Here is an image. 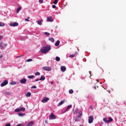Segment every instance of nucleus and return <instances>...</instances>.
<instances>
[{
    "label": "nucleus",
    "mask_w": 126,
    "mask_h": 126,
    "mask_svg": "<svg viewBox=\"0 0 126 126\" xmlns=\"http://www.w3.org/2000/svg\"><path fill=\"white\" fill-rule=\"evenodd\" d=\"M55 60L57 62H60V61H61V58L59 57H56Z\"/></svg>",
    "instance_id": "nucleus-23"
},
{
    "label": "nucleus",
    "mask_w": 126,
    "mask_h": 126,
    "mask_svg": "<svg viewBox=\"0 0 126 126\" xmlns=\"http://www.w3.org/2000/svg\"><path fill=\"white\" fill-rule=\"evenodd\" d=\"M79 115L78 116H80V118H81V116H82V112L81 111H79L78 112Z\"/></svg>",
    "instance_id": "nucleus-21"
},
{
    "label": "nucleus",
    "mask_w": 126,
    "mask_h": 126,
    "mask_svg": "<svg viewBox=\"0 0 126 126\" xmlns=\"http://www.w3.org/2000/svg\"><path fill=\"white\" fill-rule=\"evenodd\" d=\"M35 81H39V79H36Z\"/></svg>",
    "instance_id": "nucleus-45"
},
{
    "label": "nucleus",
    "mask_w": 126,
    "mask_h": 126,
    "mask_svg": "<svg viewBox=\"0 0 126 126\" xmlns=\"http://www.w3.org/2000/svg\"><path fill=\"white\" fill-rule=\"evenodd\" d=\"M60 43L61 42L59 40H57V42L55 43L56 47H59V46H60Z\"/></svg>",
    "instance_id": "nucleus-17"
},
{
    "label": "nucleus",
    "mask_w": 126,
    "mask_h": 126,
    "mask_svg": "<svg viewBox=\"0 0 126 126\" xmlns=\"http://www.w3.org/2000/svg\"><path fill=\"white\" fill-rule=\"evenodd\" d=\"M78 113V109H77L76 111L74 112V114H77Z\"/></svg>",
    "instance_id": "nucleus-40"
},
{
    "label": "nucleus",
    "mask_w": 126,
    "mask_h": 126,
    "mask_svg": "<svg viewBox=\"0 0 126 126\" xmlns=\"http://www.w3.org/2000/svg\"><path fill=\"white\" fill-rule=\"evenodd\" d=\"M23 55H21V57H23Z\"/></svg>",
    "instance_id": "nucleus-51"
},
{
    "label": "nucleus",
    "mask_w": 126,
    "mask_h": 126,
    "mask_svg": "<svg viewBox=\"0 0 126 126\" xmlns=\"http://www.w3.org/2000/svg\"><path fill=\"white\" fill-rule=\"evenodd\" d=\"M44 1V0H39V2H40V3H43Z\"/></svg>",
    "instance_id": "nucleus-38"
},
{
    "label": "nucleus",
    "mask_w": 126,
    "mask_h": 126,
    "mask_svg": "<svg viewBox=\"0 0 126 126\" xmlns=\"http://www.w3.org/2000/svg\"><path fill=\"white\" fill-rule=\"evenodd\" d=\"M32 61H33V60L30 59H28V60H27V62H32Z\"/></svg>",
    "instance_id": "nucleus-39"
},
{
    "label": "nucleus",
    "mask_w": 126,
    "mask_h": 126,
    "mask_svg": "<svg viewBox=\"0 0 126 126\" xmlns=\"http://www.w3.org/2000/svg\"><path fill=\"white\" fill-rule=\"evenodd\" d=\"M103 125V123H100V126H102Z\"/></svg>",
    "instance_id": "nucleus-49"
},
{
    "label": "nucleus",
    "mask_w": 126,
    "mask_h": 126,
    "mask_svg": "<svg viewBox=\"0 0 126 126\" xmlns=\"http://www.w3.org/2000/svg\"><path fill=\"white\" fill-rule=\"evenodd\" d=\"M51 84H54V82H51Z\"/></svg>",
    "instance_id": "nucleus-46"
},
{
    "label": "nucleus",
    "mask_w": 126,
    "mask_h": 126,
    "mask_svg": "<svg viewBox=\"0 0 126 126\" xmlns=\"http://www.w3.org/2000/svg\"><path fill=\"white\" fill-rule=\"evenodd\" d=\"M6 95H10V92H8L6 93Z\"/></svg>",
    "instance_id": "nucleus-43"
},
{
    "label": "nucleus",
    "mask_w": 126,
    "mask_h": 126,
    "mask_svg": "<svg viewBox=\"0 0 126 126\" xmlns=\"http://www.w3.org/2000/svg\"><path fill=\"white\" fill-rule=\"evenodd\" d=\"M45 79H46V78H45L44 76H42L40 77L39 80H43V81H44V80H45Z\"/></svg>",
    "instance_id": "nucleus-27"
},
{
    "label": "nucleus",
    "mask_w": 126,
    "mask_h": 126,
    "mask_svg": "<svg viewBox=\"0 0 126 126\" xmlns=\"http://www.w3.org/2000/svg\"><path fill=\"white\" fill-rule=\"evenodd\" d=\"M90 108H92V110H93V107L92 106H91Z\"/></svg>",
    "instance_id": "nucleus-47"
},
{
    "label": "nucleus",
    "mask_w": 126,
    "mask_h": 126,
    "mask_svg": "<svg viewBox=\"0 0 126 126\" xmlns=\"http://www.w3.org/2000/svg\"><path fill=\"white\" fill-rule=\"evenodd\" d=\"M69 94H72L73 93V90L72 89H70L69 91Z\"/></svg>",
    "instance_id": "nucleus-29"
},
{
    "label": "nucleus",
    "mask_w": 126,
    "mask_h": 126,
    "mask_svg": "<svg viewBox=\"0 0 126 126\" xmlns=\"http://www.w3.org/2000/svg\"><path fill=\"white\" fill-rule=\"evenodd\" d=\"M71 107H72V105H68L67 107L66 110H65V112H66V111H67V110H68V109H69V108H71Z\"/></svg>",
    "instance_id": "nucleus-24"
},
{
    "label": "nucleus",
    "mask_w": 126,
    "mask_h": 126,
    "mask_svg": "<svg viewBox=\"0 0 126 126\" xmlns=\"http://www.w3.org/2000/svg\"><path fill=\"white\" fill-rule=\"evenodd\" d=\"M49 41H50L51 42H55V39H54V38L51 37V38H49L48 39Z\"/></svg>",
    "instance_id": "nucleus-19"
},
{
    "label": "nucleus",
    "mask_w": 126,
    "mask_h": 126,
    "mask_svg": "<svg viewBox=\"0 0 126 126\" xmlns=\"http://www.w3.org/2000/svg\"><path fill=\"white\" fill-rule=\"evenodd\" d=\"M47 22H53V18L52 17L47 18Z\"/></svg>",
    "instance_id": "nucleus-14"
},
{
    "label": "nucleus",
    "mask_w": 126,
    "mask_h": 126,
    "mask_svg": "<svg viewBox=\"0 0 126 126\" xmlns=\"http://www.w3.org/2000/svg\"><path fill=\"white\" fill-rule=\"evenodd\" d=\"M21 111L25 112V108L21 107L20 108H17L14 110V112H21Z\"/></svg>",
    "instance_id": "nucleus-2"
},
{
    "label": "nucleus",
    "mask_w": 126,
    "mask_h": 126,
    "mask_svg": "<svg viewBox=\"0 0 126 126\" xmlns=\"http://www.w3.org/2000/svg\"><path fill=\"white\" fill-rule=\"evenodd\" d=\"M41 21H42V20H40L39 21H37L36 22L37 23V24H38V25H41Z\"/></svg>",
    "instance_id": "nucleus-25"
},
{
    "label": "nucleus",
    "mask_w": 126,
    "mask_h": 126,
    "mask_svg": "<svg viewBox=\"0 0 126 126\" xmlns=\"http://www.w3.org/2000/svg\"><path fill=\"white\" fill-rule=\"evenodd\" d=\"M89 73H90V74H91V71H89Z\"/></svg>",
    "instance_id": "nucleus-50"
},
{
    "label": "nucleus",
    "mask_w": 126,
    "mask_h": 126,
    "mask_svg": "<svg viewBox=\"0 0 126 126\" xmlns=\"http://www.w3.org/2000/svg\"><path fill=\"white\" fill-rule=\"evenodd\" d=\"M25 115V114H22V113H19L18 115L20 117H23V116H24Z\"/></svg>",
    "instance_id": "nucleus-28"
},
{
    "label": "nucleus",
    "mask_w": 126,
    "mask_h": 126,
    "mask_svg": "<svg viewBox=\"0 0 126 126\" xmlns=\"http://www.w3.org/2000/svg\"><path fill=\"white\" fill-rule=\"evenodd\" d=\"M3 38V36L2 35H0V41Z\"/></svg>",
    "instance_id": "nucleus-41"
},
{
    "label": "nucleus",
    "mask_w": 126,
    "mask_h": 126,
    "mask_svg": "<svg viewBox=\"0 0 126 126\" xmlns=\"http://www.w3.org/2000/svg\"><path fill=\"white\" fill-rule=\"evenodd\" d=\"M108 122H109V123H111V122H113V119L111 118V117H109Z\"/></svg>",
    "instance_id": "nucleus-30"
},
{
    "label": "nucleus",
    "mask_w": 126,
    "mask_h": 126,
    "mask_svg": "<svg viewBox=\"0 0 126 126\" xmlns=\"http://www.w3.org/2000/svg\"><path fill=\"white\" fill-rule=\"evenodd\" d=\"M27 81V80H26V79L25 78H24L20 80V83H21L22 84H25V83H26Z\"/></svg>",
    "instance_id": "nucleus-10"
},
{
    "label": "nucleus",
    "mask_w": 126,
    "mask_h": 126,
    "mask_svg": "<svg viewBox=\"0 0 126 126\" xmlns=\"http://www.w3.org/2000/svg\"><path fill=\"white\" fill-rule=\"evenodd\" d=\"M93 120H94V118H93V116H90L89 117V124H92L93 123Z\"/></svg>",
    "instance_id": "nucleus-8"
},
{
    "label": "nucleus",
    "mask_w": 126,
    "mask_h": 126,
    "mask_svg": "<svg viewBox=\"0 0 126 126\" xmlns=\"http://www.w3.org/2000/svg\"><path fill=\"white\" fill-rule=\"evenodd\" d=\"M0 26H1V27H3V26H4V23H0Z\"/></svg>",
    "instance_id": "nucleus-33"
},
{
    "label": "nucleus",
    "mask_w": 126,
    "mask_h": 126,
    "mask_svg": "<svg viewBox=\"0 0 126 126\" xmlns=\"http://www.w3.org/2000/svg\"><path fill=\"white\" fill-rule=\"evenodd\" d=\"M44 34L48 36H50V33H49L48 32H44Z\"/></svg>",
    "instance_id": "nucleus-31"
},
{
    "label": "nucleus",
    "mask_w": 126,
    "mask_h": 126,
    "mask_svg": "<svg viewBox=\"0 0 126 126\" xmlns=\"http://www.w3.org/2000/svg\"><path fill=\"white\" fill-rule=\"evenodd\" d=\"M21 9H22V7H19L17 8V13H18L19 12V11H20Z\"/></svg>",
    "instance_id": "nucleus-22"
},
{
    "label": "nucleus",
    "mask_w": 126,
    "mask_h": 126,
    "mask_svg": "<svg viewBox=\"0 0 126 126\" xmlns=\"http://www.w3.org/2000/svg\"><path fill=\"white\" fill-rule=\"evenodd\" d=\"M56 7H57V6L55 5H52V8H56Z\"/></svg>",
    "instance_id": "nucleus-42"
},
{
    "label": "nucleus",
    "mask_w": 126,
    "mask_h": 126,
    "mask_svg": "<svg viewBox=\"0 0 126 126\" xmlns=\"http://www.w3.org/2000/svg\"><path fill=\"white\" fill-rule=\"evenodd\" d=\"M49 119H50V120H55L56 116H55V115H54V113H51V115L49 117Z\"/></svg>",
    "instance_id": "nucleus-9"
},
{
    "label": "nucleus",
    "mask_w": 126,
    "mask_h": 126,
    "mask_svg": "<svg viewBox=\"0 0 126 126\" xmlns=\"http://www.w3.org/2000/svg\"><path fill=\"white\" fill-rule=\"evenodd\" d=\"M61 71H62L63 72H64V71L66 70V67H65V66H62L61 67Z\"/></svg>",
    "instance_id": "nucleus-11"
},
{
    "label": "nucleus",
    "mask_w": 126,
    "mask_h": 126,
    "mask_svg": "<svg viewBox=\"0 0 126 126\" xmlns=\"http://www.w3.org/2000/svg\"><path fill=\"white\" fill-rule=\"evenodd\" d=\"M1 58H2V56H0V59Z\"/></svg>",
    "instance_id": "nucleus-48"
},
{
    "label": "nucleus",
    "mask_w": 126,
    "mask_h": 126,
    "mask_svg": "<svg viewBox=\"0 0 126 126\" xmlns=\"http://www.w3.org/2000/svg\"><path fill=\"white\" fill-rule=\"evenodd\" d=\"M57 3H58V0H54V4H57Z\"/></svg>",
    "instance_id": "nucleus-35"
},
{
    "label": "nucleus",
    "mask_w": 126,
    "mask_h": 126,
    "mask_svg": "<svg viewBox=\"0 0 126 126\" xmlns=\"http://www.w3.org/2000/svg\"><path fill=\"white\" fill-rule=\"evenodd\" d=\"M50 50H51V46L48 45L41 48L40 50V52L41 54H47V53H48L49 51H50Z\"/></svg>",
    "instance_id": "nucleus-1"
},
{
    "label": "nucleus",
    "mask_w": 126,
    "mask_h": 126,
    "mask_svg": "<svg viewBox=\"0 0 126 126\" xmlns=\"http://www.w3.org/2000/svg\"><path fill=\"white\" fill-rule=\"evenodd\" d=\"M34 125V121H31L26 126H32Z\"/></svg>",
    "instance_id": "nucleus-13"
},
{
    "label": "nucleus",
    "mask_w": 126,
    "mask_h": 126,
    "mask_svg": "<svg viewBox=\"0 0 126 126\" xmlns=\"http://www.w3.org/2000/svg\"><path fill=\"white\" fill-rule=\"evenodd\" d=\"M77 56V52H75L74 54H71L69 55V58H74V57H76Z\"/></svg>",
    "instance_id": "nucleus-12"
},
{
    "label": "nucleus",
    "mask_w": 126,
    "mask_h": 126,
    "mask_svg": "<svg viewBox=\"0 0 126 126\" xmlns=\"http://www.w3.org/2000/svg\"><path fill=\"white\" fill-rule=\"evenodd\" d=\"M8 84V81H7V80H5V81H4L1 84H0V86L1 87H3V86H5V85H6L7 84Z\"/></svg>",
    "instance_id": "nucleus-5"
},
{
    "label": "nucleus",
    "mask_w": 126,
    "mask_h": 126,
    "mask_svg": "<svg viewBox=\"0 0 126 126\" xmlns=\"http://www.w3.org/2000/svg\"><path fill=\"white\" fill-rule=\"evenodd\" d=\"M6 46H7V44H5V43H3V42H1L0 43V47L1 48V49H2V50H4V49L5 48V47H6Z\"/></svg>",
    "instance_id": "nucleus-3"
},
{
    "label": "nucleus",
    "mask_w": 126,
    "mask_h": 126,
    "mask_svg": "<svg viewBox=\"0 0 126 126\" xmlns=\"http://www.w3.org/2000/svg\"><path fill=\"white\" fill-rule=\"evenodd\" d=\"M29 19H30V18L28 17V19H25V21H27L28 22H29Z\"/></svg>",
    "instance_id": "nucleus-36"
},
{
    "label": "nucleus",
    "mask_w": 126,
    "mask_h": 126,
    "mask_svg": "<svg viewBox=\"0 0 126 126\" xmlns=\"http://www.w3.org/2000/svg\"><path fill=\"white\" fill-rule=\"evenodd\" d=\"M65 99L62 100L58 104V106L60 107V106H62L63 103H64Z\"/></svg>",
    "instance_id": "nucleus-15"
},
{
    "label": "nucleus",
    "mask_w": 126,
    "mask_h": 126,
    "mask_svg": "<svg viewBox=\"0 0 126 126\" xmlns=\"http://www.w3.org/2000/svg\"><path fill=\"white\" fill-rule=\"evenodd\" d=\"M49 100H50V98L48 97H44L41 100V102L42 103H47Z\"/></svg>",
    "instance_id": "nucleus-6"
},
{
    "label": "nucleus",
    "mask_w": 126,
    "mask_h": 126,
    "mask_svg": "<svg viewBox=\"0 0 126 126\" xmlns=\"http://www.w3.org/2000/svg\"><path fill=\"white\" fill-rule=\"evenodd\" d=\"M43 69L44 70H46V71H52V67L49 66H44L43 67Z\"/></svg>",
    "instance_id": "nucleus-4"
},
{
    "label": "nucleus",
    "mask_w": 126,
    "mask_h": 126,
    "mask_svg": "<svg viewBox=\"0 0 126 126\" xmlns=\"http://www.w3.org/2000/svg\"><path fill=\"white\" fill-rule=\"evenodd\" d=\"M80 126H83V125H80Z\"/></svg>",
    "instance_id": "nucleus-52"
},
{
    "label": "nucleus",
    "mask_w": 126,
    "mask_h": 126,
    "mask_svg": "<svg viewBox=\"0 0 126 126\" xmlns=\"http://www.w3.org/2000/svg\"><path fill=\"white\" fill-rule=\"evenodd\" d=\"M32 89H35L37 88V87H36V86H32Z\"/></svg>",
    "instance_id": "nucleus-37"
},
{
    "label": "nucleus",
    "mask_w": 126,
    "mask_h": 126,
    "mask_svg": "<svg viewBox=\"0 0 126 126\" xmlns=\"http://www.w3.org/2000/svg\"><path fill=\"white\" fill-rule=\"evenodd\" d=\"M81 117H80V116H77L74 118L75 121V122H79L80 120V119H81Z\"/></svg>",
    "instance_id": "nucleus-16"
},
{
    "label": "nucleus",
    "mask_w": 126,
    "mask_h": 126,
    "mask_svg": "<svg viewBox=\"0 0 126 126\" xmlns=\"http://www.w3.org/2000/svg\"><path fill=\"white\" fill-rule=\"evenodd\" d=\"M31 93L30 92H28L26 94V97H31Z\"/></svg>",
    "instance_id": "nucleus-18"
},
{
    "label": "nucleus",
    "mask_w": 126,
    "mask_h": 126,
    "mask_svg": "<svg viewBox=\"0 0 126 126\" xmlns=\"http://www.w3.org/2000/svg\"><path fill=\"white\" fill-rule=\"evenodd\" d=\"M28 77V78H30V79L34 78V75L29 76Z\"/></svg>",
    "instance_id": "nucleus-32"
},
{
    "label": "nucleus",
    "mask_w": 126,
    "mask_h": 126,
    "mask_svg": "<svg viewBox=\"0 0 126 126\" xmlns=\"http://www.w3.org/2000/svg\"><path fill=\"white\" fill-rule=\"evenodd\" d=\"M103 121H104V122H105V123H106V124H109V120H107L106 118H104V119H103Z\"/></svg>",
    "instance_id": "nucleus-20"
},
{
    "label": "nucleus",
    "mask_w": 126,
    "mask_h": 126,
    "mask_svg": "<svg viewBox=\"0 0 126 126\" xmlns=\"http://www.w3.org/2000/svg\"><path fill=\"white\" fill-rule=\"evenodd\" d=\"M10 26H11L12 27H16L18 26V23L14 22V23H11L10 24Z\"/></svg>",
    "instance_id": "nucleus-7"
},
{
    "label": "nucleus",
    "mask_w": 126,
    "mask_h": 126,
    "mask_svg": "<svg viewBox=\"0 0 126 126\" xmlns=\"http://www.w3.org/2000/svg\"><path fill=\"white\" fill-rule=\"evenodd\" d=\"M35 75L37 76V75H40V72H36L35 73Z\"/></svg>",
    "instance_id": "nucleus-34"
},
{
    "label": "nucleus",
    "mask_w": 126,
    "mask_h": 126,
    "mask_svg": "<svg viewBox=\"0 0 126 126\" xmlns=\"http://www.w3.org/2000/svg\"><path fill=\"white\" fill-rule=\"evenodd\" d=\"M5 126H11V125H10V124H7L5 125Z\"/></svg>",
    "instance_id": "nucleus-44"
},
{
    "label": "nucleus",
    "mask_w": 126,
    "mask_h": 126,
    "mask_svg": "<svg viewBox=\"0 0 126 126\" xmlns=\"http://www.w3.org/2000/svg\"><path fill=\"white\" fill-rule=\"evenodd\" d=\"M15 84H16V82H11L10 83V85H15Z\"/></svg>",
    "instance_id": "nucleus-26"
}]
</instances>
